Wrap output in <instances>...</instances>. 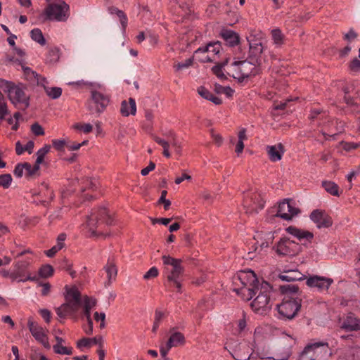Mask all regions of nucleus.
Segmentation results:
<instances>
[{
  "mask_svg": "<svg viewBox=\"0 0 360 360\" xmlns=\"http://www.w3.org/2000/svg\"><path fill=\"white\" fill-rule=\"evenodd\" d=\"M112 222L113 219L107 209L100 207L92 210L91 214L87 216L86 227L90 233V236L94 237L102 235L104 228L111 226Z\"/></svg>",
  "mask_w": 360,
  "mask_h": 360,
  "instance_id": "1",
  "label": "nucleus"
},
{
  "mask_svg": "<svg viewBox=\"0 0 360 360\" xmlns=\"http://www.w3.org/2000/svg\"><path fill=\"white\" fill-rule=\"evenodd\" d=\"M234 284L241 285L238 288H234V291L244 301H249L253 298L254 290L261 283L259 282L255 274L250 270L240 271L234 277Z\"/></svg>",
  "mask_w": 360,
  "mask_h": 360,
  "instance_id": "2",
  "label": "nucleus"
},
{
  "mask_svg": "<svg viewBox=\"0 0 360 360\" xmlns=\"http://www.w3.org/2000/svg\"><path fill=\"white\" fill-rule=\"evenodd\" d=\"M82 305L81 292L76 287L67 290L65 302L56 308V312L60 319L75 317Z\"/></svg>",
  "mask_w": 360,
  "mask_h": 360,
  "instance_id": "3",
  "label": "nucleus"
},
{
  "mask_svg": "<svg viewBox=\"0 0 360 360\" xmlns=\"http://www.w3.org/2000/svg\"><path fill=\"white\" fill-rule=\"evenodd\" d=\"M271 287L265 281H262L260 285H258L254 290V298L250 306L252 310L259 314H266L271 308V302L270 294L271 292Z\"/></svg>",
  "mask_w": 360,
  "mask_h": 360,
  "instance_id": "4",
  "label": "nucleus"
},
{
  "mask_svg": "<svg viewBox=\"0 0 360 360\" xmlns=\"http://www.w3.org/2000/svg\"><path fill=\"white\" fill-rule=\"evenodd\" d=\"M162 259L165 266L167 281L173 284L177 292H181V284L179 278L184 271L182 260L169 255H163Z\"/></svg>",
  "mask_w": 360,
  "mask_h": 360,
  "instance_id": "5",
  "label": "nucleus"
},
{
  "mask_svg": "<svg viewBox=\"0 0 360 360\" xmlns=\"http://www.w3.org/2000/svg\"><path fill=\"white\" fill-rule=\"evenodd\" d=\"M261 70L260 68L248 58L232 63L229 74L238 82H243L245 79L259 74Z\"/></svg>",
  "mask_w": 360,
  "mask_h": 360,
  "instance_id": "6",
  "label": "nucleus"
},
{
  "mask_svg": "<svg viewBox=\"0 0 360 360\" xmlns=\"http://www.w3.org/2000/svg\"><path fill=\"white\" fill-rule=\"evenodd\" d=\"M48 5L44 10L46 19L51 21L66 22L70 17V6L63 0H46Z\"/></svg>",
  "mask_w": 360,
  "mask_h": 360,
  "instance_id": "7",
  "label": "nucleus"
},
{
  "mask_svg": "<svg viewBox=\"0 0 360 360\" xmlns=\"http://www.w3.org/2000/svg\"><path fill=\"white\" fill-rule=\"evenodd\" d=\"M249 43L248 59L262 70L266 67L270 52L267 51L260 40L248 38Z\"/></svg>",
  "mask_w": 360,
  "mask_h": 360,
  "instance_id": "8",
  "label": "nucleus"
},
{
  "mask_svg": "<svg viewBox=\"0 0 360 360\" xmlns=\"http://www.w3.org/2000/svg\"><path fill=\"white\" fill-rule=\"evenodd\" d=\"M7 89L8 96L11 103L20 110H25L30 105V96L27 95L24 89L19 86L12 85L8 82L1 79L0 86Z\"/></svg>",
  "mask_w": 360,
  "mask_h": 360,
  "instance_id": "9",
  "label": "nucleus"
},
{
  "mask_svg": "<svg viewBox=\"0 0 360 360\" xmlns=\"http://www.w3.org/2000/svg\"><path fill=\"white\" fill-rule=\"evenodd\" d=\"M343 101L347 108L354 113L360 112V83L349 82L342 89Z\"/></svg>",
  "mask_w": 360,
  "mask_h": 360,
  "instance_id": "10",
  "label": "nucleus"
},
{
  "mask_svg": "<svg viewBox=\"0 0 360 360\" xmlns=\"http://www.w3.org/2000/svg\"><path fill=\"white\" fill-rule=\"evenodd\" d=\"M265 202L264 195L257 191H248L244 194L243 207L247 214L257 213L264 207Z\"/></svg>",
  "mask_w": 360,
  "mask_h": 360,
  "instance_id": "11",
  "label": "nucleus"
},
{
  "mask_svg": "<svg viewBox=\"0 0 360 360\" xmlns=\"http://www.w3.org/2000/svg\"><path fill=\"white\" fill-rule=\"evenodd\" d=\"M167 136L169 140L167 141L157 136H153V139L158 144L162 147V154L165 158H169L171 157L170 146L173 148L176 155L181 156L182 154L181 142L179 141L176 134L172 131L167 134Z\"/></svg>",
  "mask_w": 360,
  "mask_h": 360,
  "instance_id": "12",
  "label": "nucleus"
},
{
  "mask_svg": "<svg viewBox=\"0 0 360 360\" xmlns=\"http://www.w3.org/2000/svg\"><path fill=\"white\" fill-rule=\"evenodd\" d=\"M219 41L208 44L206 46L198 48L194 53V56L201 63L214 62L221 51Z\"/></svg>",
  "mask_w": 360,
  "mask_h": 360,
  "instance_id": "13",
  "label": "nucleus"
},
{
  "mask_svg": "<svg viewBox=\"0 0 360 360\" xmlns=\"http://www.w3.org/2000/svg\"><path fill=\"white\" fill-rule=\"evenodd\" d=\"M273 249L278 256L292 257L300 252L301 248L297 243L283 237L276 243Z\"/></svg>",
  "mask_w": 360,
  "mask_h": 360,
  "instance_id": "14",
  "label": "nucleus"
},
{
  "mask_svg": "<svg viewBox=\"0 0 360 360\" xmlns=\"http://www.w3.org/2000/svg\"><path fill=\"white\" fill-rule=\"evenodd\" d=\"M326 342H316L307 345L300 354L298 360H318L319 354H326L328 349Z\"/></svg>",
  "mask_w": 360,
  "mask_h": 360,
  "instance_id": "15",
  "label": "nucleus"
},
{
  "mask_svg": "<svg viewBox=\"0 0 360 360\" xmlns=\"http://www.w3.org/2000/svg\"><path fill=\"white\" fill-rule=\"evenodd\" d=\"M301 307V300L290 299L283 300L277 306L280 319H292L299 311Z\"/></svg>",
  "mask_w": 360,
  "mask_h": 360,
  "instance_id": "16",
  "label": "nucleus"
},
{
  "mask_svg": "<svg viewBox=\"0 0 360 360\" xmlns=\"http://www.w3.org/2000/svg\"><path fill=\"white\" fill-rule=\"evenodd\" d=\"M91 100L88 103L87 108L92 113H101L104 111L109 103V97L96 90L91 91Z\"/></svg>",
  "mask_w": 360,
  "mask_h": 360,
  "instance_id": "17",
  "label": "nucleus"
},
{
  "mask_svg": "<svg viewBox=\"0 0 360 360\" xmlns=\"http://www.w3.org/2000/svg\"><path fill=\"white\" fill-rule=\"evenodd\" d=\"M326 120V122L319 124V126L322 127L321 132L326 140L328 139L329 137H333L334 139L337 134L342 133L344 131V122L335 119L330 120L328 117H327Z\"/></svg>",
  "mask_w": 360,
  "mask_h": 360,
  "instance_id": "18",
  "label": "nucleus"
},
{
  "mask_svg": "<svg viewBox=\"0 0 360 360\" xmlns=\"http://www.w3.org/2000/svg\"><path fill=\"white\" fill-rule=\"evenodd\" d=\"M27 326L32 335L38 342L41 343L48 349L51 348L47 336L48 330L45 328H43L37 322H34L31 318L28 319Z\"/></svg>",
  "mask_w": 360,
  "mask_h": 360,
  "instance_id": "19",
  "label": "nucleus"
},
{
  "mask_svg": "<svg viewBox=\"0 0 360 360\" xmlns=\"http://www.w3.org/2000/svg\"><path fill=\"white\" fill-rule=\"evenodd\" d=\"M309 218L319 229H327L333 225L331 217L323 210H313L309 215Z\"/></svg>",
  "mask_w": 360,
  "mask_h": 360,
  "instance_id": "20",
  "label": "nucleus"
},
{
  "mask_svg": "<svg viewBox=\"0 0 360 360\" xmlns=\"http://www.w3.org/2000/svg\"><path fill=\"white\" fill-rule=\"evenodd\" d=\"M299 212V209L295 207L290 200H284L278 205L275 217H280L284 220H290Z\"/></svg>",
  "mask_w": 360,
  "mask_h": 360,
  "instance_id": "21",
  "label": "nucleus"
},
{
  "mask_svg": "<svg viewBox=\"0 0 360 360\" xmlns=\"http://www.w3.org/2000/svg\"><path fill=\"white\" fill-rule=\"evenodd\" d=\"M333 283L330 278L316 275L309 276L306 281L309 287L316 288L319 292L327 291Z\"/></svg>",
  "mask_w": 360,
  "mask_h": 360,
  "instance_id": "22",
  "label": "nucleus"
},
{
  "mask_svg": "<svg viewBox=\"0 0 360 360\" xmlns=\"http://www.w3.org/2000/svg\"><path fill=\"white\" fill-rule=\"evenodd\" d=\"M285 231L287 233L304 243L307 242L311 243L314 238V234L312 232L297 228L296 226H290L285 229Z\"/></svg>",
  "mask_w": 360,
  "mask_h": 360,
  "instance_id": "23",
  "label": "nucleus"
},
{
  "mask_svg": "<svg viewBox=\"0 0 360 360\" xmlns=\"http://www.w3.org/2000/svg\"><path fill=\"white\" fill-rule=\"evenodd\" d=\"M341 328L345 331H359L360 330V319L353 313H349L344 319Z\"/></svg>",
  "mask_w": 360,
  "mask_h": 360,
  "instance_id": "24",
  "label": "nucleus"
},
{
  "mask_svg": "<svg viewBox=\"0 0 360 360\" xmlns=\"http://www.w3.org/2000/svg\"><path fill=\"white\" fill-rule=\"evenodd\" d=\"M104 270L108 277V281L105 283V286L107 287L111 285L112 281H115L117 274V269L113 257L108 258L107 264L104 266Z\"/></svg>",
  "mask_w": 360,
  "mask_h": 360,
  "instance_id": "25",
  "label": "nucleus"
},
{
  "mask_svg": "<svg viewBox=\"0 0 360 360\" xmlns=\"http://www.w3.org/2000/svg\"><path fill=\"white\" fill-rule=\"evenodd\" d=\"M266 152L271 161L277 162L281 160L284 153V148L281 143L274 146H267Z\"/></svg>",
  "mask_w": 360,
  "mask_h": 360,
  "instance_id": "26",
  "label": "nucleus"
},
{
  "mask_svg": "<svg viewBox=\"0 0 360 360\" xmlns=\"http://www.w3.org/2000/svg\"><path fill=\"white\" fill-rule=\"evenodd\" d=\"M136 112V104L134 98H129V101H123L121 103L120 113L122 116L135 115Z\"/></svg>",
  "mask_w": 360,
  "mask_h": 360,
  "instance_id": "27",
  "label": "nucleus"
},
{
  "mask_svg": "<svg viewBox=\"0 0 360 360\" xmlns=\"http://www.w3.org/2000/svg\"><path fill=\"white\" fill-rule=\"evenodd\" d=\"M24 75L27 80L30 82H37L38 85H44V82H46V80L44 77H41L36 72L33 71L28 67L22 68Z\"/></svg>",
  "mask_w": 360,
  "mask_h": 360,
  "instance_id": "28",
  "label": "nucleus"
},
{
  "mask_svg": "<svg viewBox=\"0 0 360 360\" xmlns=\"http://www.w3.org/2000/svg\"><path fill=\"white\" fill-rule=\"evenodd\" d=\"M174 328L171 330V335L169 336L167 343L169 347H175L179 345H183L185 343V337L183 333L180 332H172Z\"/></svg>",
  "mask_w": 360,
  "mask_h": 360,
  "instance_id": "29",
  "label": "nucleus"
},
{
  "mask_svg": "<svg viewBox=\"0 0 360 360\" xmlns=\"http://www.w3.org/2000/svg\"><path fill=\"white\" fill-rule=\"evenodd\" d=\"M82 303L84 307V316L86 317V320L91 319V310L96 305V300L92 297L85 295L82 300Z\"/></svg>",
  "mask_w": 360,
  "mask_h": 360,
  "instance_id": "30",
  "label": "nucleus"
},
{
  "mask_svg": "<svg viewBox=\"0 0 360 360\" xmlns=\"http://www.w3.org/2000/svg\"><path fill=\"white\" fill-rule=\"evenodd\" d=\"M221 35L224 40L231 46H236L239 43V36L232 30H223Z\"/></svg>",
  "mask_w": 360,
  "mask_h": 360,
  "instance_id": "31",
  "label": "nucleus"
},
{
  "mask_svg": "<svg viewBox=\"0 0 360 360\" xmlns=\"http://www.w3.org/2000/svg\"><path fill=\"white\" fill-rule=\"evenodd\" d=\"M198 94L205 99L212 101L213 103L216 105H219L221 103V99L216 96H214L212 93L209 91L207 89L203 86H200L198 89Z\"/></svg>",
  "mask_w": 360,
  "mask_h": 360,
  "instance_id": "32",
  "label": "nucleus"
},
{
  "mask_svg": "<svg viewBox=\"0 0 360 360\" xmlns=\"http://www.w3.org/2000/svg\"><path fill=\"white\" fill-rule=\"evenodd\" d=\"M108 11L112 15V14L117 15V16L120 19L122 31L125 32L126 28L127 27V23H128V18H127L126 14L122 11H121V10L118 9L117 7H114V6L110 7L108 8Z\"/></svg>",
  "mask_w": 360,
  "mask_h": 360,
  "instance_id": "33",
  "label": "nucleus"
},
{
  "mask_svg": "<svg viewBox=\"0 0 360 360\" xmlns=\"http://www.w3.org/2000/svg\"><path fill=\"white\" fill-rule=\"evenodd\" d=\"M291 354V347L286 345L278 348L274 354L273 359L274 360H288Z\"/></svg>",
  "mask_w": 360,
  "mask_h": 360,
  "instance_id": "34",
  "label": "nucleus"
},
{
  "mask_svg": "<svg viewBox=\"0 0 360 360\" xmlns=\"http://www.w3.org/2000/svg\"><path fill=\"white\" fill-rule=\"evenodd\" d=\"M60 59V50L57 47H50L46 56V63L49 64H54Z\"/></svg>",
  "mask_w": 360,
  "mask_h": 360,
  "instance_id": "35",
  "label": "nucleus"
},
{
  "mask_svg": "<svg viewBox=\"0 0 360 360\" xmlns=\"http://www.w3.org/2000/svg\"><path fill=\"white\" fill-rule=\"evenodd\" d=\"M271 37L274 41V44L276 46L280 47L281 45L283 44L285 36L280 29L277 28L272 30Z\"/></svg>",
  "mask_w": 360,
  "mask_h": 360,
  "instance_id": "36",
  "label": "nucleus"
},
{
  "mask_svg": "<svg viewBox=\"0 0 360 360\" xmlns=\"http://www.w3.org/2000/svg\"><path fill=\"white\" fill-rule=\"evenodd\" d=\"M45 83L44 82V85H42L44 88V91L47 96L52 99L58 98L62 94V89L60 87H48L45 86Z\"/></svg>",
  "mask_w": 360,
  "mask_h": 360,
  "instance_id": "37",
  "label": "nucleus"
},
{
  "mask_svg": "<svg viewBox=\"0 0 360 360\" xmlns=\"http://www.w3.org/2000/svg\"><path fill=\"white\" fill-rule=\"evenodd\" d=\"M30 37L32 40L37 42L41 46L46 44V39L44 37L42 32L39 28H34L30 32Z\"/></svg>",
  "mask_w": 360,
  "mask_h": 360,
  "instance_id": "38",
  "label": "nucleus"
},
{
  "mask_svg": "<svg viewBox=\"0 0 360 360\" xmlns=\"http://www.w3.org/2000/svg\"><path fill=\"white\" fill-rule=\"evenodd\" d=\"M322 186L330 194L335 196L339 195V187L333 181H323Z\"/></svg>",
  "mask_w": 360,
  "mask_h": 360,
  "instance_id": "39",
  "label": "nucleus"
},
{
  "mask_svg": "<svg viewBox=\"0 0 360 360\" xmlns=\"http://www.w3.org/2000/svg\"><path fill=\"white\" fill-rule=\"evenodd\" d=\"M280 278L283 281H300L302 279V274L297 271H289L286 272V274L281 275Z\"/></svg>",
  "mask_w": 360,
  "mask_h": 360,
  "instance_id": "40",
  "label": "nucleus"
},
{
  "mask_svg": "<svg viewBox=\"0 0 360 360\" xmlns=\"http://www.w3.org/2000/svg\"><path fill=\"white\" fill-rule=\"evenodd\" d=\"M18 274L17 270L15 269L14 271L10 273L9 278L12 281H16L18 282H26L27 281H38V276L37 275L32 276L30 274H27V277H25V278H19V279H18Z\"/></svg>",
  "mask_w": 360,
  "mask_h": 360,
  "instance_id": "41",
  "label": "nucleus"
},
{
  "mask_svg": "<svg viewBox=\"0 0 360 360\" xmlns=\"http://www.w3.org/2000/svg\"><path fill=\"white\" fill-rule=\"evenodd\" d=\"M23 165L25 167V176L27 178H31L34 176L39 169V166L37 164H34L33 166H32L28 162H24Z\"/></svg>",
  "mask_w": 360,
  "mask_h": 360,
  "instance_id": "42",
  "label": "nucleus"
},
{
  "mask_svg": "<svg viewBox=\"0 0 360 360\" xmlns=\"http://www.w3.org/2000/svg\"><path fill=\"white\" fill-rule=\"evenodd\" d=\"M102 341V338H84L81 340H79L77 345L78 347H90L91 344H101Z\"/></svg>",
  "mask_w": 360,
  "mask_h": 360,
  "instance_id": "43",
  "label": "nucleus"
},
{
  "mask_svg": "<svg viewBox=\"0 0 360 360\" xmlns=\"http://www.w3.org/2000/svg\"><path fill=\"white\" fill-rule=\"evenodd\" d=\"M51 146L45 145L37 152V160L35 164L40 165L44 161L45 155L49 152Z\"/></svg>",
  "mask_w": 360,
  "mask_h": 360,
  "instance_id": "44",
  "label": "nucleus"
},
{
  "mask_svg": "<svg viewBox=\"0 0 360 360\" xmlns=\"http://www.w3.org/2000/svg\"><path fill=\"white\" fill-rule=\"evenodd\" d=\"M328 115L325 111H323L322 110L319 108H312L310 111V114L309 115V118L311 120H314L316 119H327Z\"/></svg>",
  "mask_w": 360,
  "mask_h": 360,
  "instance_id": "45",
  "label": "nucleus"
},
{
  "mask_svg": "<svg viewBox=\"0 0 360 360\" xmlns=\"http://www.w3.org/2000/svg\"><path fill=\"white\" fill-rule=\"evenodd\" d=\"M55 353L62 355H70L72 354V348L65 347L63 345L56 344L53 346Z\"/></svg>",
  "mask_w": 360,
  "mask_h": 360,
  "instance_id": "46",
  "label": "nucleus"
},
{
  "mask_svg": "<svg viewBox=\"0 0 360 360\" xmlns=\"http://www.w3.org/2000/svg\"><path fill=\"white\" fill-rule=\"evenodd\" d=\"M53 274V268L49 264L43 265L39 269V275L41 278H49Z\"/></svg>",
  "mask_w": 360,
  "mask_h": 360,
  "instance_id": "47",
  "label": "nucleus"
},
{
  "mask_svg": "<svg viewBox=\"0 0 360 360\" xmlns=\"http://www.w3.org/2000/svg\"><path fill=\"white\" fill-rule=\"evenodd\" d=\"M12 176L10 174L0 175V187L6 189L8 188L12 182Z\"/></svg>",
  "mask_w": 360,
  "mask_h": 360,
  "instance_id": "48",
  "label": "nucleus"
},
{
  "mask_svg": "<svg viewBox=\"0 0 360 360\" xmlns=\"http://www.w3.org/2000/svg\"><path fill=\"white\" fill-rule=\"evenodd\" d=\"M164 314L162 311L157 309L155 313V319L152 328V331L153 333H156L158 328H159L160 323L163 318Z\"/></svg>",
  "mask_w": 360,
  "mask_h": 360,
  "instance_id": "49",
  "label": "nucleus"
},
{
  "mask_svg": "<svg viewBox=\"0 0 360 360\" xmlns=\"http://www.w3.org/2000/svg\"><path fill=\"white\" fill-rule=\"evenodd\" d=\"M72 128L76 130L82 131L85 134H89L92 131L93 127L91 124H82V123H75Z\"/></svg>",
  "mask_w": 360,
  "mask_h": 360,
  "instance_id": "50",
  "label": "nucleus"
},
{
  "mask_svg": "<svg viewBox=\"0 0 360 360\" xmlns=\"http://www.w3.org/2000/svg\"><path fill=\"white\" fill-rule=\"evenodd\" d=\"M228 63V60L226 59L225 60V62L221 63V64H218L215 66H214L212 68V70L213 72V73L214 75H216L219 78H225V75L222 72V68L223 66H224L225 65H226Z\"/></svg>",
  "mask_w": 360,
  "mask_h": 360,
  "instance_id": "51",
  "label": "nucleus"
},
{
  "mask_svg": "<svg viewBox=\"0 0 360 360\" xmlns=\"http://www.w3.org/2000/svg\"><path fill=\"white\" fill-rule=\"evenodd\" d=\"M193 65V58H188L184 62L178 63L174 65V68L176 71H179L183 69L188 68Z\"/></svg>",
  "mask_w": 360,
  "mask_h": 360,
  "instance_id": "52",
  "label": "nucleus"
},
{
  "mask_svg": "<svg viewBox=\"0 0 360 360\" xmlns=\"http://www.w3.org/2000/svg\"><path fill=\"white\" fill-rule=\"evenodd\" d=\"M52 145L56 150L61 151L63 150L65 146H67V143L64 139H53Z\"/></svg>",
  "mask_w": 360,
  "mask_h": 360,
  "instance_id": "53",
  "label": "nucleus"
},
{
  "mask_svg": "<svg viewBox=\"0 0 360 360\" xmlns=\"http://www.w3.org/2000/svg\"><path fill=\"white\" fill-rule=\"evenodd\" d=\"M167 194V191L164 190L161 192V196L160 199L158 200L159 204H164V208L165 210H167L171 205V202L169 200L166 199V195Z\"/></svg>",
  "mask_w": 360,
  "mask_h": 360,
  "instance_id": "54",
  "label": "nucleus"
},
{
  "mask_svg": "<svg viewBox=\"0 0 360 360\" xmlns=\"http://www.w3.org/2000/svg\"><path fill=\"white\" fill-rule=\"evenodd\" d=\"M94 319L96 321H100V328H104L105 327V314L104 312L98 313L96 311L94 313Z\"/></svg>",
  "mask_w": 360,
  "mask_h": 360,
  "instance_id": "55",
  "label": "nucleus"
},
{
  "mask_svg": "<svg viewBox=\"0 0 360 360\" xmlns=\"http://www.w3.org/2000/svg\"><path fill=\"white\" fill-rule=\"evenodd\" d=\"M31 131L35 136H42L44 134L43 127L38 123H34L31 126Z\"/></svg>",
  "mask_w": 360,
  "mask_h": 360,
  "instance_id": "56",
  "label": "nucleus"
},
{
  "mask_svg": "<svg viewBox=\"0 0 360 360\" xmlns=\"http://www.w3.org/2000/svg\"><path fill=\"white\" fill-rule=\"evenodd\" d=\"M13 174L18 178H20L23 176V174H25V167L23 163H19L16 165L13 171Z\"/></svg>",
  "mask_w": 360,
  "mask_h": 360,
  "instance_id": "57",
  "label": "nucleus"
},
{
  "mask_svg": "<svg viewBox=\"0 0 360 360\" xmlns=\"http://www.w3.org/2000/svg\"><path fill=\"white\" fill-rule=\"evenodd\" d=\"M158 275V270L156 267L153 266L151 267L144 275L143 278L144 279H150L152 278H155Z\"/></svg>",
  "mask_w": 360,
  "mask_h": 360,
  "instance_id": "58",
  "label": "nucleus"
},
{
  "mask_svg": "<svg viewBox=\"0 0 360 360\" xmlns=\"http://www.w3.org/2000/svg\"><path fill=\"white\" fill-rule=\"evenodd\" d=\"M349 69L352 72H360V60L357 58H354L349 64Z\"/></svg>",
  "mask_w": 360,
  "mask_h": 360,
  "instance_id": "59",
  "label": "nucleus"
},
{
  "mask_svg": "<svg viewBox=\"0 0 360 360\" xmlns=\"http://www.w3.org/2000/svg\"><path fill=\"white\" fill-rule=\"evenodd\" d=\"M62 248L58 245H56L53 246L51 249L46 250L45 254L49 257H53L59 250Z\"/></svg>",
  "mask_w": 360,
  "mask_h": 360,
  "instance_id": "60",
  "label": "nucleus"
},
{
  "mask_svg": "<svg viewBox=\"0 0 360 360\" xmlns=\"http://www.w3.org/2000/svg\"><path fill=\"white\" fill-rule=\"evenodd\" d=\"M357 37V33L353 30L350 29L349 31L344 36V39L347 41H351Z\"/></svg>",
  "mask_w": 360,
  "mask_h": 360,
  "instance_id": "61",
  "label": "nucleus"
},
{
  "mask_svg": "<svg viewBox=\"0 0 360 360\" xmlns=\"http://www.w3.org/2000/svg\"><path fill=\"white\" fill-rule=\"evenodd\" d=\"M155 168V164L153 162L150 161L146 167L141 169V174L142 176H146L147 174H148L150 172L153 171Z\"/></svg>",
  "mask_w": 360,
  "mask_h": 360,
  "instance_id": "62",
  "label": "nucleus"
},
{
  "mask_svg": "<svg viewBox=\"0 0 360 360\" xmlns=\"http://www.w3.org/2000/svg\"><path fill=\"white\" fill-rule=\"evenodd\" d=\"M88 141H84L80 143H73L72 144H67V148L70 150H77L81 148V146H84L87 143Z\"/></svg>",
  "mask_w": 360,
  "mask_h": 360,
  "instance_id": "63",
  "label": "nucleus"
},
{
  "mask_svg": "<svg viewBox=\"0 0 360 360\" xmlns=\"http://www.w3.org/2000/svg\"><path fill=\"white\" fill-rule=\"evenodd\" d=\"M39 314L41 317L45 320L46 323H49L51 321V312L46 309H40Z\"/></svg>",
  "mask_w": 360,
  "mask_h": 360,
  "instance_id": "64",
  "label": "nucleus"
}]
</instances>
